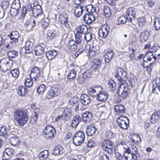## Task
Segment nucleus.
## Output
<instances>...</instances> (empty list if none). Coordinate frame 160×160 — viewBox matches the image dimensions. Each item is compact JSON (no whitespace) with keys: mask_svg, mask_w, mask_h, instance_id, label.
I'll list each match as a JSON object with an SVG mask.
<instances>
[{"mask_svg":"<svg viewBox=\"0 0 160 160\" xmlns=\"http://www.w3.org/2000/svg\"><path fill=\"white\" fill-rule=\"evenodd\" d=\"M118 147L122 154L127 160H137L139 158L140 154L136 146H132L130 149L125 143L121 142Z\"/></svg>","mask_w":160,"mask_h":160,"instance_id":"obj_1","label":"nucleus"},{"mask_svg":"<svg viewBox=\"0 0 160 160\" xmlns=\"http://www.w3.org/2000/svg\"><path fill=\"white\" fill-rule=\"evenodd\" d=\"M14 119L19 125L23 126L28 119V112L25 110L16 111L14 113Z\"/></svg>","mask_w":160,"mask_h":160,"instance_id":"obj_2","label":"nucleus"},{"mask_svg":"<svg viewBox=\"0 0 160 160\" xmlns=\"http://www.w3.org/2000/svg\"><path fill=\"white\" fill-rule=\"evenodd\" d=\"M12 65V61L9 58H3L0 61V68L2 71L11 69Z\"/></svg>","mask_w":160,"mask_h":160,"instance_id":"obj_3","label":"nucleus"},{"mask_svg":"<svg viewBox=\"0 0 160 160\" xmlns=\"http://www.w3.org/2000/svg\"><path fill=\"white\" fill-rule=\"evenodd\" d=\"M85 140V135L82 131L76 132L73 138V143L76 146H79L83 143Z\"/></svg>","mask_w":160,"mask_h":160,"instance_id":"obj_4","label":"nucleus"},{"mask_svg":"<svg viewBox=\"0 0 160 160\" xmlns=\"http://www.w3.org/2000/svg\"><path fill=\"white\" fill-rule=\"evenodd\" d=\"M8 36L10 37L11 41L9 43L5 45V48L9 49L13 46V43L18 42V38L19 37V34L18 32L14 31L11 32L9 35H8Z\"/></svg>","mask_w":160,"mask_h":160,"instance_id":"obj_5","label":"nucleus"},{"mask_svg":"<svg viewBox=\"0 0 160 160\" xmlns=\"http://www.w3.org/2000/svg\"><path fill=\"white\" fill-rule=\"evenodd\" d=\"M56 132L54 128L52 126H47L43 131V135L46 139H52L54 137V134Z\"/></svg>","mask_w":160,"mask_h":160,"instance_id":"obj_6","label":"nucleus"},{"mask_svg":"<svg viewBox=\"0 0 160 160\" xmlns=\"http://www.w3.org/2000/svg\"><path fill=\"white\" fill-rule=\"evenodd\" d=\"M101 145L102 149L109 153H111L113 152V143L110 140H104L101 143Z\"/></svg>","mask_w":160,"mask_h":160,"instance_id":"obj_7","label":"nucleus"},{"mask_svg":"<svg viewBox=\"0 0 160 160\" xmlns=\"http://www.w3.org/2000/svg\"><path fill=\"white\" fill-rule=\"evenodd\" d=\"M118 94L122 98L127 97L129 92V89L127 85L124 83H122L118 89Z\"/></svg>","mask_w":160,"mask_h":160,"instance_id":"obj_8","label":"nucleus"},{"mask_svg":"<svg viewBox=\"0 0 160 160\" xmlns=\"http://www.w3.org/2000/svg\"><path fill=\"white\" fill-rule=\"evenodd\" d=\"M118 126L122 128L127 129L129 125V120L126 116H121L117 120Z\"/></svg>","mask_w":160,"mask_h":160,"instance_id":"obj_9","label":"nucleus"},{"mask_svg":"<svg viewBox=\"0 0 160 160\" xmlns=\"http://www.w3.org/2000/svg\"><path fill=\"white\" fill-rule=\"evenodd\" d=\"M116 78L118 80L121 82L123 81H125L127 78V72L122 68H118L117 70Z\"/></svg>","mask_w":160,"mask_h":160,"instance_id":"obj_10","label":"nucleus"},{"mask_svg":"<svg viewBox=\"0 0 160 160\" xmlns=\"http://www.w3.org/2000/svg\"><path fill=\"white\" fill-rule=\"evenodd\" d=\"M40 76V71L39 68L35 67L32 69L30 74L31 79L33 81L38 80Z\"/></svg>","mask_w":160,"mask_h":160,"instance_id":"obj_11","label":"nucleus"},{"mask_svg":"<svg viewBox=\"0 0 160 160\" xmlns=\"http://www.w3.org/2000/svg\"><path fill=\"white\" fill-rule=\"evenodd\" d=\"M110 31V28L107 26H102L99 29L98 34L100 37L105 38L108 35Z\"/></svg>","mask_w":160,"mask_h":160,"instance_id":"obj_12","label":"nucleus"},{"mask_svg":"<svg viewBox=\"0 0 160 160\" xmlns=\"http://www.w3.org/2000/svg\"><path fill=\"white\" fill-rule=\"evenodd\" d=\"M58 93V90L57 88L54 87H51L47 92L45 98L49 99L52 98L57 96Z\"/></svg>","mask_w":160,"mask_h":160,"instance_id":"obj_13","label":"nucleus"},{"mask_svg":"<svg viewBox=\"0 0 160 160\" xmlns=\"http://www.w3.org/2000/svg\"><path fill=\"white\" fill-rule=\"evenodd\" d=\"M88 93L92 97H96L97 94L101 91H102V88L101 86H96L89 88L88 90Z\"/></svg>","mask_w":160,"mask_h":160,"instance_id":"obj_14","label":"nucleus"},{"mask_svg":"<svg viewBox=\"0 0 160 160\" xmlns=\"http://www.w3.org/2000/svg\"><path fill=\"white\" fill-rule=\"evenodd\" d=\"M68 16L66 14L61 15L59 17L60 22L65 27V30H67L69 29L70 26L68 23Z\"/></svg>","mask_w":160,"mask_h":160,"instance_id":"obj_15","label":"nucleus"},{"mask_svg":"<svg viewBox=\"0 0 160 160\" xmlns=\"http://www.w3.org/2000/svg\"><path fill=\"white\" fill-rule=\"evenodd\" d=\"M137 11V9L133 7H131L127 9L126 11V13L129 18V19H128L129 22H131L132 19L134 18Z\"/></svg>","mask_w":160,"mask_h":160,"instance_id":"obj_16","label":"nucleus"},{"mask_svg":"<svg viewBox=\"0 0 160 160\" xmlns=\"http://www.w3.org/2000/svg\"><path fill=\"white\" fill-rule=\"evenodd\" d=\"M95 17L92 14H87L84 15L83 20L84 22L87 24L91 23L95 19Z\"/></svg>","mask_w":160,"mask_h":160,"instance_id":"obj_17","label":"nucleus"},{"mask_svg":"<svg viewBox=\"0 0 160 160\" xmlns=\"http://www.w3.org/2000/svg\"><path fill=\"white\" fill-rule=\"evenodd\" d=\"M96 97V98L98 101L104 102L107 99L108 94L107 92H103L102 90L98 94Z\"/></svg>","mask_w":160,"mask_h":160,"instance_id":"obj_18","label":"nucleus"},{"mask_svg":"<svg viewBox=\"0 0 160 160\" xmlns=\"http://www.w3.org/2000/svg\"><path fill=\"white\" fill-rule=\"evenodd\" d=\"M82 119L84 123L89 122L92 118V115L91 112L89 111H86L82 114Z\"/></svg>","mask_w":160,"mask_h":160,"instance_id":"obj_19","label":"nucleus"},{"mask_svg":"<svg viewBox=\"0 0 160 160\" xmlns=\"http://www.w3.org/2000/svg\"><path fill=\"white\" fill-rule=\"evenodd\" d=\"M80 101L84 105H87L90 102L91 99L88 95L84 94L81 96Z\"/></svg>","mask_w":160,"mask_h":160,"instance_id":"obj_20","label":"nucleus"},{"mask_svg":"<svg viewBox=\"0 0 160 160\" xmlns=\"http://www.w3.org/2000/svg\"><path fill=\"white\" fill-rule=\"evenodd\" d=\"M62 119L67 121L70 118L71 115V112L70 109L66 108L64 109L62 113Z\"/></svg>","mask_w":160,"mask_h":160,"instance_id":"obj_21","label":"nucleus"},{"mask_svg":"<svg viewBox=\"0 0 160 160\" xmlns=\"http://www.w3.org/2000/svg\"><path fill=\"white\" fill-rule=\"evenodd\" d=\"M114 110L117 114H122L125 112V108L121 104L116 105L114 107Z\"/></svg>","mask_w":160,"mask_h":160,"instance_id":"obj_22","label":"nucleus"},{"mask_svg":"<svg viewBox=\"0 0 160 160\" xmlns=\"http://www.w3.org/2000/svg\"><path fill=\"white\" fill-rule=\"evenodd\" d=\"M33 43L31 41H28L26 42V44L24 46L26 53H29L32 52H33Z\"/></svg>","mask_w":160,"mask_h":160,"instance_id":"obj_23","label":"nucleus"},{"mask_svg":"<svg viewBox=\"0 0 160 160\" xmlns=\"http://www.w3.org/2000/svg\"><path fill=\"white\" fill-rule=\"evenodd\" d=\"M97 129L94 126L90 125L87 127L86 129V133L88 136H90L94 134Z\"/></svg>","mask_w":160,"mask_h":160,"instance_id":"obj_24","label":"nucleus"},{"mask_svg":"<svg viewBox=\"0 0 160 160\" xmlns=\"http://www.w3.org/2000/svg\"><path fill=\"white\" fill-rule=\"evenodd\" d=\"M81 120L80 116L78 115H77L74 116L71 122V125L72 127L76 128Z\"/></svg>","mask_w":160,"mask_h":160,"instance_id":"obj_25","label":"nucleus"},{"mask_svg":"<svg viewBox=\"0 0 160 160\" xmlns=\"http://www.w3.org/2000/svg\"><path fill=\"white\" fill-rule=\"evenodd\" d=\"M101 62L98 59L93 60L92 61L91 68L93 69H98L101 65Z\"/></svg>","mask_w":160,"mask_h":160,"instance_id":"obj_26","label":"nucleus"},{"mask_svg":"<svg viewBox=\"0 0 160 160\" xmlns=\"http://www.w3.org/2000/svg\"><path fill=\"white\" fill-rule=\"evenodd\" d=\"M78 45L74 41L71 40L69 41L67 47L71 50L74 51L77 48Z\"/></svg>","mask_w":160,"mask_h":160,"instance_id":"obj_27","label":"nucleus"},{"mask_svg":"<svg viewBox=\"0 0 160 160\" xmlns=\"http://www.w3.org/2000/svg\"><path fill=\"white\" fill-rule=\"evenodd\" d=\"M57 53L56 50H52L48 51L46 53V57L49 60H52L57 54Z\"/></svg>","mask_w":160,"mask_h":160,"instance_id":"obj_28","label":"nucleus"},{"mask_svg":"<svg viewBox=\"0 0 160 160\" xmlns=\"http://www.w3.org/2000/svg\"><path fill=\"white\" fill-rule=\"evenodd\" d=\"M83 7L80 5H78L75 7L74 13L75 16L77 17H80L83 11Z\"/></svg>","mask_w":160,"mask_h":160,"instance_id":"obj_29","label":"nucleus"},{"mask_svg":"<svg viewBox=\"0 0 160 160\" xmlns=\"http://www.w3.org/2000/svg\"><path fill=\"white\" fill-rule=\"evenodd\" d=\"M9 142L13 146H17L20 143L19 138L17 137H12L11 138Z\"/></svg>","mask_w":160,"mask_h":160,"instance_id":"obj_30","label":"nucleus"},{"mask_svg":"<svg viewBox=\"0 0 160 160\" xmlns=\"http://www.w3.org/2000/svg\"><path fill=\"white\" fill-rule=\"evenodd\" d=\"M63 148L60 145L55 147L52 151V153L55 155H57L63 153Z\"/></svg>","mask_w":160,"mask_h":160,"instance_id":"obj_31","label":"nucleus"},{"mask_svg":"<svg viewBox=\"0 0 160 160\" xmlns=\"http://www.w3.org/2000/svg\"><path fill=\"white\" fill-rule=\"evenodd\" d=\"M113 54V52L112 50H108L105 55V62L109 63L112 58Z\"/></svg>","mask_w":160,"mask_h":160,"instance_id":"obj_32","label":"nucleus"},{"mask_svg":"<svg viewBox=\"0 0 160 160\" xmlns=\"http://www.w3.org/2000/svg\"><path fill=\"white\" fill-rule=\"evenodd\" d=\"M44 48L41 46H38L34 49V53L36 55L40 56L43 52Z\"/></svg>","mask_w":160,"mask_h":160,"instance_id":"obj_33","label":"nucleus"},{"mask_svg":"<svg viewBox=\"0 0 160 160\" xmlns=\"http://www.w3.org/2000/svg\"><path fill=\"white\" fill-rule=\"evenodd\" d=\"M149 34V32L147 30L142 31L141 32L140 38L143 39L144 41H146L148 38Z\"/></svg>","mask_w":160,"mask_h":160,"instance_id":"obj_34","label":"nucleus"},{"mask_svg":"<svg viewBox=\"0 0 160 160\" xmlns=\"http://www.w3.org/2000/svg\"><path fill=\"white\" fill-rule=\"evenodd\" d=\"M48 151L47 150H45L39 153V158L41 160H44L48 158Z\"/></svg>","mask_w":160,"mask_h":160,"instance_id":"obj_35","label":"nucleus"},{"mask_svg":"<svg viewBox=\"0 0 160 160\" xmlns=\"http://www.w3.org/2000/svg\"><path fill=\"white\" fill-rule=\"evenodd\" d=\"M86 48H88L90 52L93 54H95L98 51L99 48L98 46H92L91 47L89 45H87Z\"/></svg>","mask_w":160,"mask_h":160,"instance_id":"obj_36","label":"nucleus"},{"mask_svg":"<svg viewBox=\"0 0 160 160\" xmlns=\"http://www.w3.org/2000/svg\"><path fill=\"white\" fill-rule=\"evenodd\" d=\"M78 33L84 34L86 33L87 30V27L86 25H82L79 26L77 28Z\"/></svg>","mask_w":160,"mask_h":160,"instance_id":"obj_37","label":"nucleus"},{"mask_svg":"<svg viewBox=\"0 0 160 160\" xmlns=\"http://www.w3.org/2000/svg\"><path fill=\"white\" fill-rule=\"evenodd\" d=\"M27 90L26 88L20 86L18 89L17 93L19 96H24L27 93Z\"/></svg>","mask_w":160,"mask_h":160,"instance_id":"obj_38","label":"nucleus"},{"mask_svg":"<svg viewBox=\"0 0 160 160\" xmlns=\"http://www.w3.org/2000/svg\"><path fill=\"white\" fill-rule=\"evenodd\" d=\"M11 7L19 9L21 7V3L19 0H14L11 4Z\"/></svg>","mask_w":160,"mask_h":160,"instance_id":"obj_39","label":"nucleus"},{"mask_svg":"<svg viewBox=\"0 0 160 160\" xmlns=\"http://www.w3.org/2000/svg\"><path fill=\"white\" fill-rule=\"evenodd\" d=\"M108 87L111 91H114L116 88V84L112 80L109 81L108 83Z\"/></svg>","mask_w":160,"mask_h":160,"instance_id":"obj_40","label":"nucleus"},{"mask_svg":"<svg viewBox=\"0 0 160 160\" xmlns=\"http://www.w3.org/2000/svg\"><path fill=\"white\" fill-rule=\"evenodd\" d=\"M128 18L125 15L119 17L117 20L118 24H122L125 23L127 20Z\"/></svg>","mask_w":160,"mask_h":160,"instance_id":"obj_41","label":"nucleus"},{"mask_svg":"<svg viewBox=\"0 0 160 160\" xmlns=\"http://www.w3.org/2000/svg\"><path fill=\"white\" fill-rule=\"evenodd\" d=\"M56 34V32L53 30H48L47 32V38L50 39H52L55 37Z\"/></svg>","mask_w":160,"mask_h":160,"instance_id":"obj_42","label":"nucleus"},{"mask_svg":"<svg viewBox=\"0 0 160 160\" xmlns=\"http://www.w3.org/2000/svg\"><path fill=\"white\" fill-rule=\"evenodd\" d=\"M154 26L155 29L158 30H160V18H158L154 19Z\"/></svg>","mask_w":160,"mask_h":160,"instance_id":"obj_43","label":"nucleus"},{"mask_svg":"<svg viewBox=\"0 0 160 160\" xmlns=\"http://www.w3.org/2000/svg\"><path fill=\"white\" fill-rule=\"evenodd\" d=\"M130 85L132 87H134L137 83V80L134 76L130 77L128 79Z\"/></svg>","mask_w":160,"mask_h":160,"instance_id":"obj_44","label":"nucleus"},{"mask_svg":"<svg viewBox=\"0 0 160 160\" xmlns=\"http://www.w3.org/2000/svg\"><path fill=\"white\" fill-rule=\"evenodd\" d=\"M46 86L44 84L40 85L37 88V93L40 94H42L46 90Z\"/></svg>","mask_w":160,"mask_h":160,"instance_id":"obj_45","label":"nucleus"},{"mask_svg":"<svg viewBox=\"0 0 160 160\" xmlns=\"http://www.w3.org/2000/svg\"><path fill=\"white\" fill-rule=\"evenodd\" d=\"M7 55L8 57L14 58L18 56V52L15 50L9 51L8 52Z\"/></svg>","mask_w":160,"mask_h":160,"instance_id":"obj_46","label":"nucleus"},{"mask_svg":"<svg viewBox=\"0 0 160 160\" xmlns=\"http://www.w3.org/2000/svg\"><path fill=\"white\" fill-rule=\"evenodd\" d=\"M8 73L11 74L12 76L15 78H17L19 75V71L18 68H15L11 70Z\"/></svg>","mask_w":160,"mask_h":160,"instance_id":"obj_47","label":"nucleus"},{"mask_svg":"<svg viewBox=\"0 0 160 160\" xmlns=\"http://www.w3.org/2000/svg\"><path fill=\"white\" fill-rule=\"evenodd\" d=\"M138 25L139 27L142 28L146 23V20L143 17L140 18L138 19Z\"/></svg>","mask_w":160,"mask_h":160,"instance_id":"obj_48","label":"nucleus"},{"mask_svg":"<svg viewBox=\"0 0 160 160\" xmlns=\"http://www.w3.org/2000/svg\"><path fill=\"white\" fill-rule=\"evenodd\" d=\"M104 13L105 15H107L108 17L111 15V9L108 6H106L104 7L103 10Z\"/></svg>","mask_w":160,"mask_h":160,"instance_id":"obj_49","label":"nucleus"},{"mask_svg":"<svg viewBox=\"0 0 160 160\" xmlns=\"http://www.w3.org/2000/svg\"><path fill=\"white\" fill-rule=\"evenodd\" d=\"M92 73V71L91 69H88L84 71L82 74L83 75V77L86 78H87L90 77Z\"/></svg>","mask_w":160,"mask_h":160,"instance_id":"obj_50","label":"nucleus"},{"mask_svg":"<svg viewBox=\"0 0 160 160\" xmlns=\"http://www.w3.org/2000/svg\"><path fill=\"white\" fill-rule=\"evenodd\" d=\"M9 2L6 0H3L1 2V7L3 10H6L9 6Z\"/></svg>","mask_w":160,"mask_h":160,"instance_id":"obj_51","label":"nucleus"},{"mask_svg":"<svg viewBox=\"0 0 160 160\" xmlns=\"http://www.w3.org/2000/svg\"><path fill=\"white\" fill-rule=\"evenodd\" d=\"M42 11L39 12L38 9H37V8L35 9V8H34L32 11V13L34 17H39L42 15Z\"/></svg>","mask_w":160,"mask_h":160,"instance_id":"obj_52","label":"nucleus"},{"mask_svg":"<svg viewBox=\"0 0 160 160\" xmlns=\"http://www.w3.org/2000/svg\"><path fill=\"white\" fill-rule=\"evenodd\" d=\"M7 134V130L6 127L2 126L0 127V135L2 136H6Z\"/></svg>","mask_w":160,"mask_h":160,"instance_id":"obj_53","label":"nucleus"},{"mask_svg":"<svg viewBox=\"0 0 160 160\" xmlns=\"http://www.w3.org/2000/svg\"><path fill=\"white\" fill-rule=\"evenodd\" d=\"M76 72L74 70H71L67 75V78L69 79H72L76 76Z\"/></svg>","mask_w":160,"mask_h":160,"instance_id":"obj_54","label":"nucleus"},{"mask_svg":"<svg viewBox=\"0 0 160 160\" xmlns=\"http://www.w3.org/2000/svg\"><path fill=\"white\" fill-rule=\"evenodd\" d=\"M19 10V9H16V8H12L11 7V9L9 11L10 15L12 17L16 16L18 13Z\"/></svg>","mask_w":160,"mask_h":160,"instance_id":"obj_55","label":"nucleus"},{"mask_svg":"<svg viewBox=\"0 0 160 160\" xmlns=\"http://www.w3.org/2000/svg\"><path fill=\"white\" fill-rule=\"evenodd\" d=\"M42 27L44 29H46L49 25V20L48 18H45L42 20Z\"/></svg>","mask_w":160,"mask_h":160,"instance_id":"obj_56","label":"nucleus"},{"mask_svg":"<svg viewBox=\"0 0 160 160\" xmlns=\"http://www.w3.org/2000/svg\"><path fill=\"white\" fill-rule=\"evenodd\" d=\"M75 42L77 44L81 43L82 41V35L79 33H77L75 35Z\"/></svg>","mask_w":160,"mask_h":160,"instance_id":"obj_57","label":"nucleus"},{"mask_svg":"<svg viewBox=\"0 0 160 160\" xmlns=\"http://www.w3.org/2000/svg\"><path fill=\"white\" fill-rule=\"evenodd\" d=\"M5 153L10 156L11 158L12 157L13 153H14V150L11 148H6L4 150Z\"/></svg>","mask_w":160,"mask_h":160,"instance_id":"obj_58","label":"nucleus"},{"mask_svg":"<svg viewBox=\"0 0 160 160\" xmlns=\"http://www.w3.org/2000/svg\"><path fill=\"white\" fill-rule=\"evenodd\" d=\"M152 83H156L157 85L155 87H157V89L160 92V79L159 78H157L154 79L152 82Z\"/></svg>","mask_w":160,"mask_h":160,"instance_id":"obj_59","label":"nucleus"},{"mask_svg":"<svg viewBox=\"0 0 160 160\" xmlns=\"http://www.w3.org/2000/svg\"><path fill=\"white\" fill-rule=\"evenodd\" d=\"M85 79L86 78L83 77V75L82 74L81 76H79L77 78V82L79 84H82L84 82Z\"/></svg>","mask_w":160,"mask_h":160,"instance_id":"obj_60","label":"nucleus"},{"mask_svg":"<svg viewBox=\"0 0 160 160\" xmlns=\"http://www.w3.org/2000/svg\"><path fill=\"white\" fill-rule=\"evenodd\" d=\"M32 79L27 78L24 82V84L25 86L28 88L31 87L32 85Z\"/></svg>","mask_w":160,"mask_h":160,"instance_id":"obj_61","label":"nucleus"},{"mask_svg":"<svg viewBox=\"0 0 160 160\" xmlns=\"http://www.w3.org/2000/svg\"><path fill=\"white\" fill-rule=\"evenodd\" d=\"M78 100L79 99L76 98H72L68 101V103L70 105L73 107Z\"/></svg>","mask_w":160,"mask_h":160,"instance_id":"obj_62","label":"nucleus"},{"mask_svg":"<svg viewBox=\"0 0 160 160\" xmlns=\"http://www.w3.org/2000/svg\"><path fill=\"white\" fill-rule=\"evenodd\" d=\"M38 117V115L36 112H34L32 115V118L31 119V122L32 123H35L37 120Z\"/></svg>","mask_w":160,"mask_h":160,"instance_id":"obj_63","label":"nucleus"},{"mask_svg":"<svg viewBox=\"0 0 160 160\" xmlns=\"http://www.w3.org/2000/svg\"><path fill=\"white\" fill-rule=\"evenodd\" d=\"M99 160H110L109 157L106 154H103L100 156Z\"/></svg>","mask_w":160,"mask_h":160,"instance_id":"obj_64","label":"nucleus"}]
</instances>
